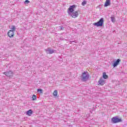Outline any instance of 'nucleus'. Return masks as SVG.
<instances>
[{
    "label": "nucleus",
    "instance_id": "9",
    "mask_svg": "<svg viewBox=\"0 0 127 127\" xmlns=\"http://www.w3.org/2000/svg\"><path fill=\"white\" fill-rule=\"evenodd\" d=\"M121 62V60L117 59L116 62H115L113 64V67H117L119 64H120V62Z\"/></svg>",
    "mask_w": 127,
    "mask_h": 127
},
{
    "label": "nucleus",
    "instance_id": "4",
    "mask_svg": "<svg viewBox=\"0 0 127 127\" xmlns=\"http://www.w3.org/2000/svg\"><path fill=\"white\" fill-rule=\"evenodd\" d=\"M112 121L114 124H117L118 123H121L122 119L117 117H113L112 119Z\"/></svg>",
    "mask_w": 127,
    "mask_h": 127
},
{
    "label": "nucleus",
    "instance_id": "7",
    "mask_svg": "<svg viewBox=\"0 0 127 127\" xmlns=\"http://www.w3.org/2000/svg\"><path fill=\"white\" fill-rule=\"evenodd\" d=\"M4 75L7 76V77H11L12 76L13 72L11 71L3 72Z\"/></svg>",
    "mask_w": 127,
    "mask_h": 127
},
{
    "label": "nucleus",
    "instance_id": "17",
    "mask_svg": "<svg viewBox=\"0 0 127 127\" xmlns=\"http://www.w3.org/2000/svg\"><path fill=\"white\" fill-rule=\"evenodd\" d=\"M111 18V21H112L113 22H115L116 21V18H115V17L112 16Z\"/></svg>",
    "mask_w": 127,
    "mask_h": 127
},
{
    "label": "nucleus",
    "instance_id": "8",
    "mask_svg": "<svg viewBox=\"0 0 127 127\" xmlns=\"http://www.w3.org/2000/svg\"><path fill=\"white\" fill-rule=\"evenodd\" d=\"M7 35L9 36V37L11 38L13 37V36H14V32L9 30V31L7 33Z\"/></svg>",
    "mask_w": 127,
    "mask_h": 127
},
{
    "label": "nucleus",
    "instance_id": "11",
    "mask_svg": "<svg viewBox=\"0 0 127 127\" xmlns=\"http://www.w3.org/2000/svg\"><path fill=\"white\" fill-rule=\"evenodd\" d=\"M32 114H33V112L32 111V110L31 109H30L29 110H28L27 112V115L28 116H31V115H32Z\"/></svg>",
    "mask_w": 127,
    "mask_h": 127
},
{
    "label": "nucleus",
    "instance_id": "3",
    "mask_svg": "<svg viewBox=\"0 0 127 127\" xmlns=\"http://www.w3.org/2000/svg\"><path fill=\"white\" fill-rule=\"evenodd\" d=\"M75 7H76V5H75L70 6L67 10V13H68V14H71V13L74 12V9H75Z\"/></svg>",
    "mask_w": 127,
    "mask_h": 127
},
{
    "label": "nucleus",
    "instance_id": "14",
    "mask_svg": "<svg viewBox=\"0 0 127 127\" xmlns=\"http://www.w3.org/2000/svg\"><path fill=\"white\" fill-rule=\"evenodd\" d=\"M110 2L111 1L110 0H106V2L105 4V6H109V5H110Z\"/></svg>",
    "mask_w": 127,
    "mask_h": 127
},
{
    "label": "nucleus",
    "instance_id": "20",
    "mask_svg": "<svg viewBox=\"0 0 127 127\" xmlns=\"http://www.w3.org/2000/svg\"><path fill=\"white\" fill-rule=\"evenodd\" d=\"M87 3V2H86V1H83L82 2V5H85V4H86Z\"/></svg>",
    "mask_w": 127,
    "mask_h": 127
},
{
    "label": "nucleus",
    "instance_id": "2",
    "mask_svg": "<svg viewBox=\"0 0 127 127\" xmlns=\"http://www.w3.org/2000/svg\"><path fill=\"white\" fill-rule=\"evenodd\" d=\"M103 24H104L103 18H101L98 22L93 24L94 26H97V27H99V26H103Z\"/></svg>",
    "mask_w": 127,
    "mask_h": 127
},
{
    "label": "nucleus",
    "instance_id": "16",
    "mask_svg": "<svg viewBox=\"0 0 127 127\" xmlns=\"http://www.w3.org/2000/svg\"><path fill=\"white\" fill-rule=\"evenodd\" d=\"M33 101H36L37 100V97L36 95H33L32 97Z\"/></svg>",
    "mask_w": 127,
    "mask_h": 127
},
{
    "label": "nucleus",
    "instance_id": "21",
    "mask_svg": "<svg viewBox=\"0 0 127 127\" xmlns=\"http://www.w3.org/2000/svg\"><path fill=\"white\" fill-rule=\"evenodd\" d=\"M70 44H74V43H77V42L74 41H70Z\"/></svg>",
    "mask_w": 127,
    "mask_h": 127
},
{
    "label": "nucleus",
    "instance_id": "1",
    "mask_svg": "<svg viewBox=\"0 0 127 127\" xmlns=\"http://www.w3.org/2000/svg\"><path fill=\"white\" fill-rule=\"evenodd\" d=\"M89 73L88 71H84L82 73V74L81 75V79L82 81H87L88 79H89Z\"/></svg>",
    "mask_w": 127,
    "mask_h": 127
},
{
    "label": "nucleus",
    "instance_id": "15",
    "mask_svg": "<svg viewBox=\"0 0 127 127\" xmlns=\"http://www.w3.org/2000/svg\"><path fill=\"white\" fill-rule=\"evenodd\" d=\"M48 53L49 54H52L53 53H54V51L52 50H49L48 51Z\"/></svg>",
    "mask_w": 127,
    "mask_h": 127
},
{
    "label": "nucleus",
    "instance_id": "19",
    "mask_svg": "<svg viewBox=\"0 0 127 127\" xmlns=\"http://www.w3.org/2000/svg\"><path fill=\"white\" fill-rule=\"evenodd\" d=\"M37 91H38V92L39 93H41V94L42 93V89H37Z\"/></svg>",
    "mask_w": 127,
    "mask_h": 127
},
{
    "label": "nucleus",
    "instance_id": "6",
    "mask_svg": "<svg viewBox=\"0 0 127 127\" xmlns=\"http://www.w3.org/2000/svg\"><path fill=\"white\" fill-rule=\"evenodd\" d=\"M98 83V86H104V85H105V81L102 78H100L99 79Z\"/></svg>",
    "mask_w": 127,
    "mask_h": 127
},
{
    "label": "nucleus",
    "instance_id": "13",
    "mask_svg": "<svg viewBox=\"0 0 127 127\" xmlns=\"http://www.w3.org/2000/svg\"><path fill=\"white\" fill-rule=\"evenodd\" d=\"M103 77L104 79H108V78H109V76H108V75H107V73H106L105 72H103Z\"/></svg>",
    "mask_w": 127,
    "mask_h": 127
},
{
    "label": "nucleus",
    "instance_id": "5",
    "mask_svg": "<svg viewBox=\"0 0 127 127\" xmlns=\"http://www.w3.org/2000/svg\"><path fill=\"white\" fill-rule=\"evenodd\" d=\"M69 15L71 16V17H73V18H76V17L79 16V13H78V11H74L71 13V14H69Z\"/></svg>",
    "mask_w": 127,
    "mask_h": 127
},
{
    "label": "nucleus",
    "instance_id": "18",
    "mask_svg": "<svg viewBox=\"0 0 127 127\" xmlns=\"http://www.w3.org/2000/svg\"><path fill=\"white\" fill-rule=\"evenodd\" d=\"M29 2H30L29 0H26L24 1L25 4H28V3H29Z\"/></svg>",
    "mask_w": 127,
    "mask_h": 127
},
{
    "label": "nucleus",
    "instance_id": "22",
    "mask_svg": "<svg viewBox=\"0 0 127 127\" xmlns=\"http://www.w3.org/2000/svg\"><path fill=\"white\" fill-rule=\"evenodd\" d=\"M60 29L61 30H63L64 29V27H60Z\"/></svg>",
    "mask_w": 127,
    "mask_h": 127
},
{
    "label": "nucleus",
    "instance_id": "10",
    "mask_svg": "<svg viewBox=\"0 0 127 127\" xmlns=\"http://www.w3.org/2000/svg\"><path fill=\"white\" fill-rule=\"evenodd\" d=\"M9 28L10 29V31H12L13 32H14L16 29V28H15V26L14 25L9 26Z\"/></svg>",
    "mask_w": 127,
    "mask_h": 127
},
{
    "label": "nucleus",
    "instance_id": "12",
    "mask_svg": "<svg viewBox=\"0 0 127 127\" xmlns=\"http://www.w3.org/2000/svg\"><path fill=\"white\" fill-rule=\"evenodd\" d=\"M53 96L54 97H58V91L57 90H55L53 92Z\"/></svg>",
    "mask_w": 127,
    "mask_h": 127
}]
</instances>
